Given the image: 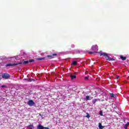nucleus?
Masks as SVG:
<instances>
[{
	"instance_id": "1",
	"label": "nucleus",
	"mask_w": 129,
	"mask_h": 129,
	"mask_svg": "<svg viewBox=\"0 0 129 129\" xmlns=\"http://www.w3.org/2000/svg\"><path fill=\"white\" fill-rule=\"evenodd\" d=\"M91 50L93 51L89 52V54H94V53H99L97 51H98V46L97 45H93L91 47Z\"/></svg>"
},
{
	"instance_id": "2",
	"label": "nucleus",
	"mask_w": 129,
	"mask_h": 129,
	"mask_svg": "<svg viewBox=\"0 0 129 129\" xmlns=\"http://www.w3.org/2000/svg\"><path fill=\"white\" fill-rule=\"evenodd\" d=\"M32 62H35V60L34 59H30L29 60H26L24 61L23 62H21L18 63V65H21L22 64H23L24 65H26V64H28V63H31Z\"/></svg>"
},
{
	"instance_id": "3",
	"label": "nucleus",
	"mask_w": 129,
	"mask_h": 129,
	"mask_svg": "<svg viewBox=\"0 0 129 129\" xmlns=\"http://www.w3.org/2000/svg\"><path fill=\"white\" fill-rule=\"evenodd\" d=\"M99 54H100V56H104V57H105V59H106V60L109 61V59L110 58V57H109V56H108V54H107V53H99Z\"/></svg>"
},
{
	"instance_id": "4",
	"label": "nucleus",
	"mask_w": 129,
	"mask_h": 129,
	"mask_svg": "<svg viewBox=\"0 0 129 129\" xmlns=\"http://www.w3.org/2000/svg\"><path fill=\"white\" fill-rule=\"evenodd\" d=\"M11 77V76L8 73H4L2 75V78L4 79H9Z\"/></svg>"
},
{
	"instance_id": "5",
	"label": "nucleus",
	"mask_w": 129,
	"mask_h": 129,
	"mask_svg": "<svg viewBox=\"0 0 129 129\" xmlns=\"http://www.w3.org/2000/svg\"><path fill=\"white\" fill-rule=\"evenodd\" d=\"M27 104H28V105H29V106H33V105L35 104V102H34L33 100H30L28 102Z\"/></svg>"
},
{
	"instance_id": "6",
	"label": "nucleus",
	"mask_w": 129,
	"mask_h": 129,
	"mask_svg": "<svg viewBox=\"0 0 129 129\" xmlns=\"http://www.w3.org/2000/svg\"><path fill=\"white\" fill-rule=\"evenodd\" d=\"M17 65H19L18 63H8L6 65V67H9V66H17Z\"/></svg>"
},
{
	"instance_id": "7",
	"label": "nucleus",
	"mask_w": 129,
	"mask_h": 129,
	"mask_svg": "<svg viewBox=\"0 0 129 129\" xmlns=\"http://www.w3.org/2000/svg\"><path fill=\"white\" fill-rule=\"evenodd\" d=\"M24 80L25 81H28V82H32V81H35V80L33 79H30V78L24 79Z\"/></svg>"
},
{
	"instance_id": "8",
	"label": "nucleus",
	"mask_w": 129,
	"mask_h": 129,
	"mask_svg": "<svg viewBox=\"0 0 129 129\" xmlns=\"http://www.w3.org/2000/svg\"><path fill=\"white\" fill-rule=\"evenodd\" d=\"M53 56H57V54L54 53L51 55H48L46 56L47 58H51V59L53 58Z\"/></svg>"
},
{
	"instance_id": "9",
	"label": "nucleus",
	"mask_w": 129,
	"mask_h": 129,
	"mask_svg": "<svg viewBox=\"0 0 129 129\" xmlns=\"http://www.w3.org/2000/svg\"><path fill=\"white\" fill-rule=\"evenodd\" d=\"M37 128H38V129H44V127L42 125L39 124V125H38Z\"/></svg>"
},
{
	"instance_id": "10",
	"label": "nucleus",
	"mask_w": 129,
	"mask_h": 129,
	"mask_svg": "<svg viewBox=\"0 0 129 129\" xmlns=\"http://www.w3.org/2000/svg\"><path fill=\"white\" fill-rule=\"evenodd\" d=\"M120 59L122 60L123 61H124V60H126V57L123 56H120Z\"/></svg>"
},
{
	"instance_id": "11",
	"label": "nucleus",
	"mask_w": 129,
	"mask_h": 129,
	"mask_svg": "<svg viewBox=\"0 0 129 129\" xmlns=\"http://www.w3.org/2000/svg\"><path fill=\"white\" fill-rule=\"evenodd\" d=\"M110 97H113V98H115V97H116V96H115L113 93H110Z\"/></svg>"
},
{
	"instance_id": "12",
	"label": "nucleus",
	"mask_w": 129,
	"mask_h": 129,
	"mask_svg": "<svg viewBox=\"0 0 129 129\" xmlns=\"http://www.w3.org/2000/svg\"><path fill=\"white\" fill-rule=\"evenodd\" d=\"M99 129L104 128V126H103L101 125V123H99Z\"/></svg>"
},
{
	"instance_id": "13",
	"label": "nucleus",
	"mask_w": 129,
	"mask_h": 129,
	"mask_svg": "<svg viewBox=\"0 0 129 129\" xmlns=\"http://www.w3.org/2000/svg\"><path fill=\"white\" fill-rule=\"evenodd\" d=\"M28 127L29 129H33L34 128V126L33 125V124H30L28 126Z\"/></svg>"
},
{
	"instance_id": "14",
	"label": "nucleus",
	"mask_w": 129,
	"mask_h": 129,
	"mask_svg": "<svg viewBox=\"0 0 129 129\" xmlns=\"http://www.w3.org/2000/svg\"><path fill=\"white\" fill-rule=\"evenodd\" d=\"M71 78H72V80L75 79L76 78V75H71L70 76Z\"/></svg>"
},
{
	"instance_id": "15",
	"label": "nucleus",
	"mask_w": 129,
	"mask_h": 129,
	"mask_svg": "<svg viewBox=\"0 0 129 129\" xmlns=\"http://www.w3.org/2000/svg\"><path fill=\"white\" fill-rule=\"evenodd\" d=\"M129 122L124 125V127L125 129H127V126H128Z\"/></svg>"
},
{
	"instance_id": "16",
	"label": "nucleus",
	"mask_w": 129,
	"mask_h": 129,
	"mask_svg": "<svg viewBox=\"0 0 129 129\" xmlns=\"http://www.w3.org/2000/svg\"><path fill=\"white\" fill-rule=\"evenodd\" d=\"M97 101H98V100L97 99H95L94 100H93L92 102L93 104H95L96 103Z\"/></svg>"
},
{
	"instance_id": "17",
	"label": "nucleus",
	"mask_w": 129,
	"mask_h": 129,
	"mask_svg": "<svg viewBox=\"0 0 129 129\" xmlns=\"http://www.w3.org/2000/svg\"><path fill=\"white\" fill-rule=\"evenodd\" d=\"M45 58H46V57L39 58H37V60H38L40 61L41 60H45Z\"/></svg>"
},
{
	"instance_id": "18",
	"label": "nucleus",
	"mask_w": 129,
	"mask_h": 129,
	"mask_svg": "<svg viewBox=\"0 0 129 129\" xmlns=\"http://www.w3.org/2000/svg\"><path fill=\"white\" fill-rule=\"evenodd\" d=\"M86 100H90V97L89 96H86Z\"/></svg>"
},
{
	"instance_id": "19",
	"label": "nucleus",
	"mask_w": 129,
	"mask_h": 129,
	"mask_svg": "<svg viewBox=\"0 0 129 129\" xmlns=\"http://www.w3.org/2000/svg\"><path fill=\"white\" fill-rule=\"evenodd\" d=\"M73 65H74V66L77 65V61H75L73 62Z\"/></svg>"
},
{
	"instance_id": "20",
	"label": "nucleus",
	"mask_w": 129,
	"mask_h": 129,
	"mask_svg": "<svg viewBox=\"0 0 129 129\" xmlns=\"http://www.w3.org/2000/svg\"><path fill=\"white\" fill-rule=\"evenodd\" d=\"M87 115L86 116V117H87V118H89L90 117V115H89V114H88V113H87Z\"/></svg>"
},
{
	"instance_id": "21",
	"label": "nucleus",
	"mask_w": 129,
	"mask_h": 129,
	"mask_svg": "<svg viewBox=\"0 0 129 129\" xmlns=\"http://www.w3.org/2000/svg\"><path fill=\"white\" fill-rule=\"evenodd\" d=\"M115 59H113V58H111L110 57V59H109V61H115Z\"/></svg>"
},
{
	"instance_id": "22",
	"label": "nucleus",
	"mask_w": 129,
	"mask_h": 129,
	"mask_svg": "<svg viewBox=\"0 0 129 129\" xmlns=\"http://www.w3.org/2000/svg\"><path fill=\"white\" fill-rule=\"evenodd\" d=\"M2 88H7V86H6V85H2Z\"/></svg>"
},
{
	"instance_id": "23",
	"label": "nucleus",
	"mask_w": 129,
	"mask_h": 129,
	"mask_svg": "<svg viewBox=\"0 0 129 129\" xmlns=\"http://www.w3.org/2000/svg\"><path fill=\"white\" fill-rule=\"evenodd\" d=\"M84 79H85V80H87V79H88V77H85L84 78Z\"/></svg>"
},
{
	"instance_id": "24",
	"label": "nucleus",
	"mask_w": 129,
	"mask_h": 129,
	"mask_svg": "<svg viewBox=\"0 0 129 129\" xmlns=\"http://www.w3.org/2000/svg\"><path fill=\"white\" fill-rule=\"evenodd\" d=\"M100 115H102V116L103 115H102V111H100Z\"/></svg>"
},
{
	"instance_id": "25",
	"label": "nucleus",
	"mask_w": 129,
	"mask_h": 129,
	"mask_svg": "<svg viewBox=\"0 0 129 129\" xmlns=\"http://www.w3.org/2000/svg\"><path fill=\"white\" fill-rule=\"evenodd\" d=\"M44 129H49L48 127H44Z\"/></svg>"
},
{
	"instance_id": "26",
	"label": "nucleus",
	"mask_w": 129,
	"mask_h": 129,
	"mask_svg": "<svg viewBox=\"0 0 129 129\" xmlns=\"http://www.w3.org/2000/svg\"><path fill=\"white\" fill-rule=\"evenodd\" d=\"M116 78H117V79H118V76H116Z\"/></svg>"
},
{
	"instance_id": "27",
	"label": "nucleus",
	"mask_w": 129,
	"mask_h": 129,
	"mask_svg": "<svg viewBox=\"0 0 129 129\" xmlns=\"http://www.w3.org/2000/svg\"><path fill=\"white\" fill-rule=\"evenodd\" d=\"M72 46L73 47H74V45L72 44Z\"/></svg>"
},
{
	"instance_id": "28",
	"label": "nucleus",
	"mask_w": 129,
	"mask_h": 129,
	"mask_svg": "<svg viewBox=\"0 0 129 129\" xmlns=\"http://www.w3.org/2000/svg\"><path fill=\"white\" fill-rule=\"evenodd\" d=\"M0 80H2V78H0Z\"/></svg>"
}]
</instances>
